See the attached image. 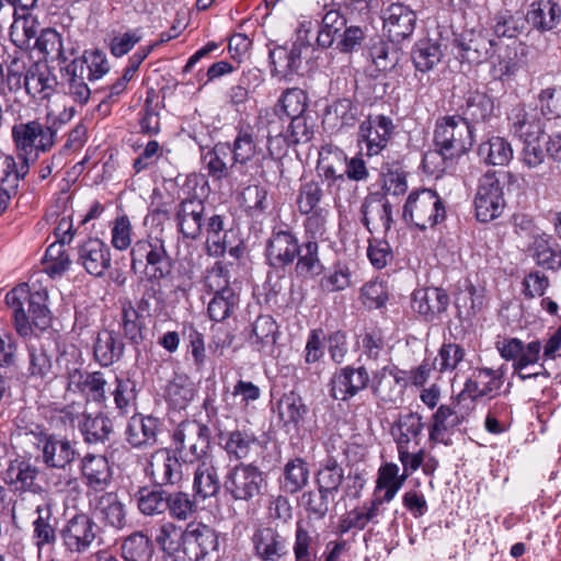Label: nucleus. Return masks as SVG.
<instances>
[{"mask_svg":"<svg viewBox=\"0 0 561 561\" xmlns=\"http://www.w3.org/2000/svg\"><path fill=\"white\" fill-rule=\"evenodd\" d=\"M496 45L493 38L478 30L463 31L454 38L457 58L474 65L486 61L494 54Z\"/></svg>","mask_w":561,"mask_h":561,"instance_id":"obj_11","label":"nucleus"},{"mask_svg":"<svg viewBox=\"0 0 561 561\" xmlns=\"http://www.w3.org/2000/svg\"><path fill=\"white\" fill-rule=\"evenodd\" d=\"M359 300L368 309H378L386 302V284L380 277H376L365 283L360 288Z\"/></svg>","mask_w":561,"mask_h":561,"instance_id":"obj_64","label":"nucleus"},{"mask_svg":"<svg viewBox=\"0 0 561 561\" xmlns=\"http://www.w3.org/2000/svg\"><path fill=\"white\" fill-rule=\"evenodd\" d=\"M186 526L182 527L171 520L161 523L156 529L154 541L160 550L167 554L183 553Z\"/></svg>","mask_w":561,"mask_h":561,"instance_id":"obj_34","label":"nucleus"},{"mask_svg":"<svg viewBox=\"0 0 561 561\" xmlns=\"http://www.w3.org/2000/svg\"><path fill=\"white\" fill-rule=\"evenodd\" d=\"M80 432L88 444L104 443L113 431L112 422L103 414L83 415L79 423Z\"/></svg>","mask_w":561,"mask_h":561,"instance_id":"obj_41","label":"nucleus"},{"mask_svg":"<svg viewBox=\"0 0 561 561\" xmlns=\"http://www.w3.org/2000/svg\"><path fill=\"white\" fill-rule=\"evenodd\" d=\"M231 167L234 164H245L257 153V146L250 129H239L237 137L230 147Z\"/></svg>","mask_w":561,"mask_h":561,"instance_id":"obj_47","label":"nucleus"},{"mask_svg":"<svg viewBox=\"0 0 561 561\" xmlns=\"http://www.w3.org/2000/svg\"><path fill=\"white\" fill-rule=\"evenodd\" d=\"M217 459L202 460L195 469L193 490L195 500L216 496L220 491Z\"/></svg>","mask_w":561,"mask_h":561,"instance_id":"obj_24","label":"nucleus"},{"mask_svg":"<svg viewBox=\"0 0 561 561\" xmlns=\"http://www.w3.org/2000/svg\"><path fill=\"white\" fill-rule=\"evenodd\" d=\"M56 84V78L45 65L33 64L24 76V87L32 98L45 100L48 99Z\"/></svg>","mask_w":561,"mask_h":561,"instance_id":"obj_32","label":"nucleus"},{"mask_svg":"<svg viewBox=\"0 0 561 561\" xmlns=\"http://www.w3.org/2000/svg\"><path fill=\"white\" fill-rule=\"evenodd\" d=\"M168 510L172 518L178 520H187L196 511V502L190 494L178 491L168 493Z\"/></svg>","mask_w":561,"mask_h":561,"instance_id":"obj_63","label":"nucleus"},{"mask_svg":"<svg viewBox=\"0 0 561 561\" xmlns=\"http://www.w3.org/2000/svg\"><path fill=\"white\" fill-rule=\"evenodd\" d=\"M115 387L112 390L115 408L125 414L135 405L137 391L136 382L129 378L115 377Z\"/></svg>","mask_w":561,"mask_h":561,"instance_id":"obj_59","label":"nucleus"},{"mask_svg":"<svg viewBox=\"0 0 561 561\" xmlns=\"http://www.w3.org/2000/svg\"><path fill=\"white\" fill-rule=\"evenodd\" d=\"M72 61H79L82 65L83 73L88 69V80L93 81L102 78L110 70V65L105 54L100 49L85 50L80 58Z\"/></svg>","mask_w":561,"mask_h":561,"instance_id":"obj_60","label":"nucleus"},{"mask_svg":"<svg viewBox=\"0 0 561 561\" xmlns=\"http://www.w3.org/2000/svg\"><path fill=\"white\" fill-rule=\"evenodd\" d=\"M39 470L27 460H13L10 462L4 481L15 492L41 493L43 488L36 482Z\"/></svg>","mask_w":561,"mask_h":561,"instance_id":"obj_23","label":"nucleus"},{"mask_svg":"<svg viewBox=\"0 0 561 561\" xmlns=\"http://www.w3.org/2000/svg\"><path fill=\"white\" fill-rule=\"evenodd\" d=\"M411 57L419 71L427 72L439 64L443 53L438 43L430 39H420L415 43Z\"/></svg>","mask_w":561,"mask_h":561,"instance_id":"obj_43","label":"nucleus"},{"mask_svg":"<svg viewBox=\"0 0 561 561\" xmlns=\"http://www.w3.org/2000/svg\"><path fill=\"white\" fill-rule=\"evenodd\" d=\"M359 140L366 142L367 156L381 153L386 148V116H369L359 126Z\"/></svg>","mask_w":561,"mask_h":561,"instance_id":"obj_33","label":"nucleus"},{"mask_svg":"<svg viewBox=\"0 0 561 561\" xmlns=\"http://www.w3.org/2000/svg\"><path fill=\"white\" fill-rule=\"evenodd\" d=\"M42 458L49 468L66 470L77 456L75 445L67 438L56 435H43Z\"/></svg>","mask_w":561,"mask_h":561,"instance_id":"obj_20","label":"nucleus"},{"mask_svg":"<svg viewBox=\"0 0 561 561\" xmlns=\"http://www.w3.org/2000/svg\"><path fill=\"white\" fill-rule=\"evenodd\" d=\"M66 75L68 77V94L80 105L85 104L90 99L91 91L84 81L81 62L71 61L66 67Z\"/></svg>","mask_w":561,"mask_h":561,"instance_id":"obj_48","label":"nucleus"},{"mask_svg":"<svg viewBox=\"0 0 561 561\" xmlns=\"http://www.w3.org/2000/svg\"><path fill=\"white\" fill-rule=\"evenodd\" d=\"M541 353V343L536 340L531 341L528 344H524L522 352L516 360L513 363V368L515 371H518V377L522 380H527L530 378H537L538 376L549 377V373L541 365L539 371L524 374L523 370L528 366L535 365L538 363Z\"/></svg>","mask_w":561,"mask_h":561,"instance_id":"obj_46","label":"nucleus"},{"mask_svg":"<svg viewBox=\"0 0 561 561\" xmlns=\"http://www.w3.org/2000/svg\"><path fill=\"white\" fill-rule=\"evenodd\" d=\"M344 480V470L334 458H328L317 473V484L321 492L333 496Z\"/></svg>","mask_w":561,"mask_h":561,"instance_id":"obj_45","label":"nucleus"},{"mask_svg":"<svg viewBox=\"0 0 561 561\" xmlns=\"http://www.w3.org/2000/svg\"><path fill=\"white\" fill-rule=\"evenodd\" d=\"M473 204L476 218L480 222H490L502 215L505 208L504 192L494 171H488L479 179Z\"/></svg>","mask_w":561,"mask_h":561,"instance_id":"obj_7","label":"nucleus"},{"mask_svg":"<svg viewBox=\"0 0 561 561\" xmlns=\"http://www.w3.org/2000/svg\"><path fill=\"white\" fill-rule=\"evenodd\" d=\"M422 417L419 414L408 413L401 415L391 426L390 433L397 444V449L420 445L423 431Z\"/></svg>","mask_w":561,"mask_h":561,"instance_id":"obj_27","label":"nucleus"},{"mask_svg":"<svg viewBox=\"0 0 561 561\" xmlns=\"http://www.w3.org/2000/svg\"><path fill=\"white\" fill-rule=\"evenodd\" d=\"M448 304L449 298L446 291L434 287L416 290L414 293L412 307L417 313L432 320L435 316L444 312Z\"/></svg>","mask_w":561,"mask_h":561,"instance_id":"obj_31","label":"nucleus"},{"mask_svg":"<svg viewBox=\"0 0 561 561\" xmlns=\"http://www.w3.org/2000/svg\"><path fill=\"white\" fill-rule=\"evenodd\" d=\"M474 142V128L461 116H446L437 121L434 130V145L445 154L458 160Z\"/></svg>","mask_w":561,"mask_h":561,"instance_id":"obj_3","label":"nucleus"},{"mask_svg":"<svg viewBox=\"0 0 561 561\" xmlns=\"http://www.w3.org/2000/svg\"><path fill=\"white\" fill-rule=\"evenodd\" d=\"M153 551L152 541L141 531L127 536L121 546L124 561H151Z\"/></svg>","mask_w":561,"mask_h":561,"instance_id":"obj_37","label":"nucleus"},{"mask_svg":"<svg viewBox=\"0 0 561 561\" xmlns=\"http://www.w3.org/2000/svg\"><path fill=\"white\" fill-rule=\"evenodd\" d=\"M308 46L302 42H295L290 47L277 46L270 51L272 73L288 80L298 71L302 62V50Z\"/></svg>","mask_w":561,"mask_h":561,"instance_id":"obj_21","label":"nucleus"},{"mask_svg":"<svg viewBox=\"0 0 561 561\" xmlns=\"http://www.w3.org/2000/svg\"><path fill=\"white\" fill-rule=\"evenodd\" d=\"M35 47L42 51L45 57L57 59L60 62H65L67 57L62 49L61 35L53 28H45L41 32L37 37Z\"/></svg>","mask_w":561,"mask_h":561,"instance_id":"obj_62","label":"nucleus"},{"mask_svg":"<svg viewBox=\"0 0 561 561\" xmlns=\"http://www.w3.org/2000/svg\"><path fill=\"white\" fill-rule=\"evenodd\" d=\"M176 450L185 462H202L215 458L208 454L210 447V430L195 420H186L179 424L173 433Z\"/></svg>","mask_w":561,"mask_h":561,"instance_id":"obj_6","label":"nucleus"},{"mask_svg":"<svg viewBox=\"0 0 561 561\" xmlns=\"http://www.w3.org/2000/svg\"><path fill=\"white\" fill-rule=\"evenodd\" d=\"M124 344L113 331H102L94 343V357L102 366H110L119 360Z\"/></svg>","mask_w":561,"mask_h":561,"instance_id":"obj_36","label":"nucleus"},{"mask_svg":"<svg viewBox=\"0 0 561 561\" xmlns=\"http://www.w3.org/2000/svg\"><path fill=\"white\" fill-rule=\"evenodd\" d=\"M57 130L39 119L15 123L11 138L15 152L22 156H35L50 151L56 144Z\"/></svg>","mask_w":561,"mask_h":561,"instance_id":"obj_4","label":"nucleus"},{"mask_svg":"<svg viewBox=\"0 0 561 561\" xmlns=\"http://www.w3.org/2000/svg\"><path fill=\"white\" fill-rule=\"evenodd\" d=\"M77 254L78 264L94 277H102L111 267L110 247L99 238H89L81 242L77 248Z\"/></svg>","mask_w":561,"mask_h":561,"instance_id":"obj_14","label":"nucleus"},{"mask_svg":"<svg viewBox=\"0 0 561 561\" xmlns=\"http://www.w3.org/2000/svg\"><path fill=\"white\" fill-rule=\"evenodd\" d=\"M344 161L346 154L339 148L323 147L320 152L319 167L324 176L330 180H344Z\"/></svg>","mask_w":561,"mask_h":561,"instance_id":"obj_49","label":"nucleus"},{"mask_svg":"<svg viewBox=\"0 0 561 561\" xmlns=\"http://www.w3.org/2000/svg\"><path fill=\"white\" fill-rule=\"evenodd\" d=\"M179 232L185 239H197L205 226V205L196 197L182 201L176 208Z\"/></svg>","mask_w":561,"mask_h":561,"instance_id":"obj_18","label":"nucleus"},{"mask_svg":"<svg viewBox=\"0 0 561 561\" xmlns=\"http://www.w3.org/2000/svg\"><path fill=\"white\" fill-rule=\"evenodd\" d=\"M220 439L227 454L236 457V459L247 457L251 445L255 440L252 435L241 431H232L225 435L222 434Z\"/></svg>","mask_w":561,"mask_h":561,"instance_id":"obj_61","label":"nucleus"},{"mask_svg":"<svg viewBox=\"0 0 561 561\" xmlns=\"http://www.w3.org/2000/svg\"><path fill=\"white\" fill-rule=\"evenodd\" d=\"M346 26L345 18L337 10H330L322 19L321 28L318 33L317 43L322 48L333 45L335 37Z\"/></svg>","mask_w":561,"mask_h":561,"instance_id":"obj_52","label":"nucleus"},{"mask_svg":"<svg viewBox=\"0 0 561 561\" xmlns=\"http://www.w3.org/2000/svg\"><path fill=\"white\" fill-rule=\"evenodd\" d=\"M457 424L458 421L457 416H455V411L450 407L442 404L432 417L430 440L447 445L448 443L445 439V434L448 428Z\"/></svg>","mask_w":561,"mask_h":561,"instance_id":"obj_53","label":"nucleus"},{"mask_svg":"<svg viewBox=\"0 0 561 561\" xmlns=\"http://www.w3.org/2000/svg\"><path fill=\"white\" fill-rule=\"evenodd\" d=\"M510 121L511 131L522 141L540 139L543 135V123L537 108H514Z\"/></svg>","mask_w":561,"mask_h":561,"instance_id":"obj_25","label":"nucleus"},{"mask_svg":"<svg viewBox=\"0 0 561 561\" xmlns=\"http://www.w3.org/2000/svg\"><path fill=\"white\" fill-rule=\"evenodd\" d=\"M277 408L279 417L285 425L298 426L308 412L302 398L294 391L285 393L279 399Z\"/></svg>","mask_w":561,"mask_h":561,"instance_id":"obj_44","label":"nucleus"},{"mask_svg":"<svg viewBox=\"0 0 561 561\" xmlns=\"http://www.w3.org/2000/svg\"><path fill=\"white\" fill-rule=\"evenodd\" d=\"M150 268L151 278L165 279L172 275L174 261L167 251L165 243L158 237L137 240L130 249V268Z\"/></svg>","mask_w":561,"mask_h":561,"instance_id":"obj_2","label":"nucleus"},{"mask_svg":"<svg viewBox=\"0 0 561 561\" xmlns=\"http://www.w3.org/2000/svg\"><path fill=\"white\" fill-rule=\"evenodd\" d=\"M195 394V385L185 374L175 375L165 388V399L175 410L186 409Z\"/></svg>","mask_w":561,"mask_h":561,"instance_id":"obj_35","label":"nucleus"},{"mask_svg":"<svg viewBox=\"0 0 561 561\" xmlns=\"http://www.w3.org/2000/svg\"><path fill=\"white\" fill-rule=\"evenodd\" d=\"M93 515L106 527L122 530L126 524L125 504L116 492L94 493L89 496Z\"/></svg>","mask_w":561,"mask_h":561,"instance_id":"obj_13","label":"nucleus"},{"mask_svg":"<svg viewBox=\"0 0 561 561\" xmlns=\"http://www.w3.org/2000/svg\"><path fill=\"white\" fill-rule=\"evenodd\" d=\"M205 227L208 232L206 240L207 253L211 256H221L227 251L226 233L220 238L224 230V218L220 215H213L205 219Z\"/></svg>","mask_w":561,"mask_h":561,"instance_id":"obj_56","label":"nucleus"},{"mask_svg":"<svg viewBox=\"0 0 561 561\" xmlns=\"http://www.w3.org/2000/svg\"><path fill=\"white\" fill-rule=\"evenodd\" d=\"M526 19L533 27L540 32L551 31L561 23V7L551 0L533 2Z\"/></svg>","mask_w":561,"mask_h":561,"instance_id":"obj_29","label":"nucleus"},{"mask_svg":"<svg viewBox=\"0 0 561 561\" xmlns=\"http://www.w3.org/2000/svg\"><path fill=\"white\" fill-rule=\"evenodd\" d=\"M218 549V534L213 527L202 522L186 524L183 554L190 561L209 559Z\"/></svg>","mask_w":561,"mask_h":561,"instance_id":"obj_10","label":"nucleus"},{"mask_svg":"<svg viewBox=\"0 0 561 561\" xmlns=\"http://www.w3.org/2000/svg\"><path fill=\"white\" fill-rule=\"evenodd\" d=\"M161 423L151 415L135 414L126 427V440L133 448L144 449L152 447L158 442Z\"/></svg>","mask_w":561,"mask_h":561,"instance_id":"obj_19","label":"nucleus"},{"mask_svg":"<svg viewBox=\"0 0 561 561\" xmlns=\"http://www.w3.org/2000/svg\"><path fill=\"white\" fill-rule=\"evenodd\" d=\"M319 245L314 241L304 243L297 255L295 272L298 277L308 279L319 276L323 271V265L318 255Z\"/></svg>","mask_w":561,"mask_h":561,"instance_id":"obj_40","label":"nucleus"},{"mask_svg":"<svg viewBox=\"0 0 561 561\" xmlns=\"http://www.w3.org/2000/svg\"><path fill=\"white\" fill-rule=\"evenodd\" d=\"M493 110L491 99L482 92H469L463 107L465 119L472 122H481L486 119Z\"/></svg>","mask_w":561,"mask_h":561,"instance_id":"obj_55","label":"nucleus"},{"mask_svg":"<svg viewBox=\"0 0 561 561\" xmlns=\"http://www.w3.org/2000/svg\"><path fill=\"white\" fill-rule=\"evenodd\" d=\"M252 540L256 557L263 561H276L287 552L285 538L273 528L259 529Z\"/></svg>","mask_w":561,"mask_h":561,"instance_id":"obj_28","label":"nucleus"},{"mask_svg":"<svg viewBox=\"0 0 561 561\" xmlns=\"http://www.w3.org/2000/svg\"><path fill=\"white\" fill-rule=\"evenodd\" d=\"M465 350L456 343H443L434 358L437 371L453 373L465 358Z\"/></svg>","mask_w":561,"mask_h":561,"instance_id":"obj_58","label":"nucleus"},{"mask_svg":"<svg viewBox=\"0 0 561 561\" xmlns=\"http://www.w3.org/2000/svg\"><path fill=\"white\" fill-rule=\"evenodd\" d=\"M367 382L368 374L363 367H345L332 377L330 392L335 400L345 401L364 389Z\"/></svg>","mask_w":561,"mask_h":561,"instance_id":"obj_22","label":"nucleus"},{"mask_svg":"<svg viewBox=\"0 0 561 561\" xmlns=\"http://www.w3.org/2000/svg\"><path fill=\"white\" fill-rule=\"evenodd\" d=\"M298 238L288 229L273 230L266 244V257L274 267H285L297 257L300 249Z\"/></svg>","mask_w":561,"mask_h":561,"instance_id":"obj_17","label":"nucleus"},{"mask_svg":"<svg viewBox=\"0 0 561 561\" xmlns=\"http://www.w3.org/2000/svg\"><path fill=\"white\" fill-rule=\"evenodd\" d=\"M277 329V323L272 317L260 316L253 323L250 343L260 352L272 353L276 343Z\"/></svg>","mask_w":561,"mask_h":561,"instance_id":"obj_39","label":"nucleus"},{"mask_svg":"<svg viewBox=\"0 0 561 561\" xmlns=\"http://www.w3.org/2000/svg\"><path fill=\"white\" fill-rule=\"evenodd\" d=\"M293 551L295 561H316V538L301 522L296 524Z\"/></svg>","mask_w":561,"mask_h":561,"instance_id":"obj_57","label":"nucleus"},{"mask_svg":"<svg viewBox=\"0 0 561 561\" xmlns=\"http://www.w3.org/2000/svg\"><path fill=\"white\" fill-rule=\"evenodd\" d=\"M416 15L402 3L388 7V41L394 43L408 38L414 31Z\"/></svg>","mask_w":561,"mask_h":561,"instance_id":"obj_26","label":"nucleus"},{"mask_svg":"<svg viewBox=\"0 0 561 561\" xmlns=\"http://www.w3.org/2000/svg\"><path fill=\"white\" fill-rule=\"evenodd\" d=\"M80 470L88 488V496L105 492L112 483L113 471L107 458L103 455L87 454L81 459Z\"/></svg>","mask_w":561,"mask_h":561,"instance_id":"obj_16","label":"nucleus"},{"mask_svg":"<svg viewBox=\"0 0 561 561\" xmlns=\"http://www.w3.org/2000/svg\"><path fill=\"white\" fill-rule=\"evenodd\" d=\"M265 484L263 472L252 463H239L225 477L226 492L234 501L250 502L262 493Z\"/></svg>","mask_w":561,"mask_h":561,"instance_id":"obj_8","label":"nucleus"},{"mask_svg":"<svg viewBox=\"0 0 561 561\" xmlns=\"http://www.w3.org/2000/svg\"><path fill=\"white\" fill-rule=\"evenodd\" d=\"M136 499L138 508L144 515H159L168 510V493L165 491L144 488L137 492Z\"/></svg>","mask_w":561,"mask_h":561,"instance_id":"obj_51","label":"nucleus"},{"mask_svg":"<svg viewBox=\"0 0 561 561\" xmlns=\"http://www.w3.org/2000/svg\"><path fill=\"white\" fill-rule=\"evenodd\" d=\"M16 158L13 156H7L4 158V184H12L16 188L19 181L24 179L30 171V167L34 163L37 158L35 156H22L21 152H15Z\"/></svg>","mask_w":561,"mask_h":561,"instance_id":"obj_54","label":"nucleus"},{"mask_svg":"<svg viewBox=\"0 0 561 561\" xmlns=\"http://www.w3.org/2000/svg\"><path fill=\"white\" fill-rule=\"evenodd\" d=\"M308 96L299 88H288L279 96L274 106L275 116H286L287 118L305 114Z\"/></svg>","mask_w":561,"mask_h":561,"instance_id":"obj_42","label":"nucleus"},{"mask_svg":"<svg viewBox=\"0 0 561 561\" xmlns=\"http://www.w3.org/2000/svg\"><path fill=\"white\" fill-rule=\"evenodd\" d=\"M100 531L99 525L90 516L78 514L67 522L60 536L67 551L83 554L91 549L94 541L103 543Z\"/></svg>","mask_w":561,"mask_h":561,"instance_id":"obj_9","label":"nucleus"},{"mask_svg":"<svg viewBox=\"0 0 561 561\" xmlns=\"http://www.w3.org/2000/svg\"><path fill=\"white\" fill-rule=\"evenodd\" d=\"M47 291H31L26 283L11 289L5 301L12 310L14 327L22 337H32L33 327L43 331L50 325V311L46 305Z\"/></svg>","mask_w":561,"mask_h":561,"instance_id":"obj_1","label":"nucleus"},{"mask_svg":"<svg viewBox=\"0 0 561 561\" xmlns=\"http://www.w3.org/2000/svg\"><path fill=\"white\" fill-rule=\"evenodd\" d=\"M108 381L102 371H85L80 368H68L67 391L82 394L88 401L105 403L107 401Z\"/></svg>","mask_w":561,"mask_h":561,"instance_id":"obj_12","label":"nucleus"},{"mask_svg":"<svg viewBox=\"0 0 561 561\" xmlns=\"http://www.w3.org/2000/svg\"><path fill=\"white\" fill-rule=\"evenodd\" d=\"M310 470L307 461L299 457L294 458L284 467L282 488L286 493H297L308 484Z\"/></svg>","mask_w":561,"mask_h":561,"instance_id":"obj_38","label":"nucleus"},{"mask_svg":"<svg viewBox=\"0 0 561 561\" xmlns=\"http://www.w3.org/2000/svg\"><path fill=\"white\" fill-rule=\"evenodd\" d=\"M478 156L488 165L504 167L512 161L514 150L506 138L490 136L478 146Z\"/></svg>","mask_w":561,"mask_h":561,"instance_id":"obj_30","label":"nucleus"},{"mask_svg":"<svg viewBox=\"0 0 561 561\" xmlns=\"http://www.w3.org/2000/svg\"><path fill=\"white\" fill-rule=\"evenodd\" d=\"M445 206L437 193L430 188L412 192L403 206L402 218L421 230L445 219Z\"/></svg>","mask_w":561,"mask_h":561,"instance_id":"obj_5","label":"nucleus"},{"mask_svg":"<svg viewBox=\"0 0 561 561\" xmlns=\"http://www.w3.org/2000/svg\"><path fill=\"white\" fill-rule=\"evenodd\" d=\"M146 473L157 485H174L182 480V465L169 449L160 448L150 455Z\"/></svg>","mask_w":561,"mask_h":561,"instance_id":"obj_15","label":"nucleus"},{"mask_svg":"<svg viewBox=\"0 0 561 561\" xmlns=\"http://www.w3.org/2000/svg\"><path fill=\"white\" fill-rule=\"evenodd\" d=\"M225 293L214 295L208 302L207 312L213 321L221 322L228 319L239 305L237 290H226Z\"/></svg>","mask_w":561,"mask_h":561,"instance_id":"obj_50","label":"nucleus"}]
</instances>
